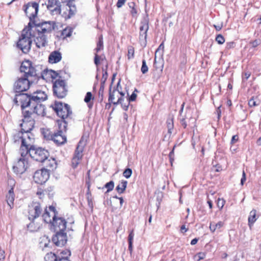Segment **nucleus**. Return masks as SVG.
Segmentation results:
<instances>
[{
    "label": "nucleus",
    "instance_id": "obj_12",
    "mask_svg": "<svg viewBox=\"0 0 261 261\" xmlns=\"http://www.w3.org/2000/svg\"><path fill=\"white\" fill-rule=\"evenodd\" d=\"M26 155H21L13 166L14 172L17 174L23 173L28 167V162L25 158Z\"/></svg>",
    "mask_w": 261,
    "mask_h": 261
},
{
    "label": "nucleus",
    "instance_id": "obj_34",
    "mask_svg": "<svg viewBox=\"0 0 261 261\" xmlns=\"http://www.w3.org/2000/svg\"><path fill=\"white\" fill-rule=\"evenodd\" d=\"M127 184V181L126 180H122L121 183H120L116 188V190L117 191L120 193H123L124 191L125 190V189L126 188Z\"/></svg>",
    "mask_w": 261,
    "mask_h": 261
},
{
    "label": "nucleus",
    "instance_id": "obj_15",
    "mask_svg": "<svg viewBox=\"0 0 261 261\" xmlns=\"http://www.w3.org/2000/svg\"><path fill=\"white\" fill-rule=\"evenodd\" d=\"M42 209L40 204L37 202H33L29 206V219L31 220L38 217L41 214Z\"/></svg>",
    "mask_w": 261,
    "mask_h": 261
},
{
    "label": "nucleus",
    "instance_id": "obj_43",
    "mask_svg": "<svg viewBox=\"0 0 261 261\" xmlns=\"http://www.w3.org/2000/svg\"><path fill=\"white\" fill-rule=\"evenodd\" d=\"M259 103V101L258 100H255L254 97H252L248 101V105L250 107L258 106Z\"/></svg>",
    "mask_w": 261,
    "mask_h": 261
},
{
    "label": "nucleus",
    "instance_id": "obj_5",
    "mask_svg": "<svg viewBox=\"0 0 261 261\" xmlns=\"http://www.w3.org/2000/svg\"><path fill=\"white\" fill-rule=\"evenodd\" d=\"M31 29L25 28L22 31L20 38L17 42V47L24 53L29 52L32 44Z\"/></svg>",
    "mask_w": 261,
    "mask_h": 261
},
{
    "label": "nucleus",
    "instance_id": "obj_64",
    "mask_svg": "<svg viewBox=\"0 0 261 261\" xmlns=\"http://www.w3.org/2000/svg\"><path fill=\"white\" fill-rule=\"evenodd\" d=\"M61 1L63 3H66L67 4H69L71 3H73L74 0H61Z\"/></svg>",
    "mask_w": 261,
    "mask_h": 261
},
{
    "label": "nucleus",
    "instance_id": "obj_52",
    "mask_svg": "<svg viewBox=\"0 0 261 261\" xmlns=\"http://www.w3.org/2000/svg\"><path fill=\"white\" fill-rule=\"evenodd\" d=\"M216 41L219 44H222L225 42L224 38L221 35H218L216 37Z\"/></svg>",
    "mask_w": 261,
    "mask_h": 261
},
{
    "label": "nucleus",
    "instance_id": "obj_62",
    "mask_svg": "<svg viewBox=\"0 0 261 261\" xmlns=\"http://www.w3.org/2000/svg\"><path fill=\"white\" fill-rule=\"evenodd\" d=\"M180 231L182 233H184L187 231V229L186 228L185 225H183L180 227Z\"/></svg>",
    "mask_w": 261,
    "mask_h": 261
},
{
    "label": "nucleus",
    "instance_id": "obj_39",
    "mask_svg": "<svg viewBox=\"0 0 261 261\" xmlns=\"http://www.w3.org/2000/svg\"><path fill=\"white\" fill-rule=\"evenodd\" d=\"M44 259L45 261H58L56 254L52 252L47 253L44 257Z\"/></svg>",
    "mask_w": 261,
    "mask_h": 261
},
{
    "label": "nucleus",
    "instance_id": "obj_2",
    "mask_svg": "<svg viewBox=\"0 0 261 261\" xmlns=\"http://www.w3.org/2000/svg\"><path fill=\"white\" fill-rule=\"evenodd\" d=\"M47 98L45 92L41 90H37L31 95L25 93L17 94L14 99L15 103L19 105V101H27L29 103H34L35 102H42Z\"/></svg>",
    "mask_w": 261,
    "mask_h": 261
},
{
    "label": "nucleus",
    "instance_id": "obj_57",
    "mask_svg": "<svg viewBox=\"0 0 261 261\" xmlns=\"http://www.w3.org/2000/svg\"><path fill=\"white\" fill-rule=\"evenodd\" d=\"M113 199L116 200V202H118L117 200H119V202H120V206H121L122 205V204L123 203V199L122 197L119 198L117 196H114V197H113Z\"/></svg>",
    "mask_w": 261,
    "mask_h": 261
},
{
    "label": "nucleus",
    "instance_id": "obj_6",
    "mask_svg": "<svg viewBox=\"0 0 261 261\" xmlns=\"http://www.w3.org/2000/svg\"><path fill=\"white\" fill-rule=\"evenodd\" d=\"M54 94L59 98L65 97L68 92V87L65 80L58 79L53 84Z\"/></svg>",
    "mask_w": 261,
    "mask_h": 261
},
{
    "label": "nucleus",
    "instance_id": "obj_19",
    "mask_svg": "<svg viewBox=\"0 0 261 261\" xmlns=\"http://www.w3.org/2000/svg\"><path fill=\"white\" fill-rule=\"evenodd\" d=\"M23 117V122L21 124V130L24 133H31L30 131L34 128L35 121L31 115H30L28 118H25L24 116Z\"/></svg>",
    "mask_w": 261,
    "mask_h": 261
},
{
    "label": "nucleus",
    "instance_id": "obj_17",
    "mask_svg": "<svg viewBox=\"0 0 261 261\" xmlns=\"http://www.w3.org/2000/svg\"><path fill=\"white\" fill-rule=\"evenodd\" d=\"M38 11V4L35 2L29 3L26 6L25 13L30 20L34 19Z\"/></svg>",
    "mask_w": 261,
    "mask_h": 261
},
{
    "label": "nucleus",
    "instance_id": "obj_45",
    "mask_svg": "<svg viewBox=\"0 0 261 261\" xmlns=\"http://www.w3.org/2000/svg\"><path fill=\"white\" fill-rule=\"evenodd\" d=\"M167 125L168 129V132L171 133V130L173 128V118L168 119L167 121Z\"/></svg>",
    "mask_w": 261,
    "mask_h": 261
},
{
    "label": "nucleus",
    "instance_id": "obj_23",
    "mask_svg": "<svg viewBox=\"0 0 261 261\" xmlns=\"http://www.w3.org/2000/svg\"><path fill=\"white\" fill-rule=\"evenodd\" d=\"M34 41L38 48L45 47L47 43L46 35L40 32H37V35L34 38Z\"/></svg>",
    "mask_w": 261,
    "mask_h": 261
},
{
    "label": "nucleus",
    "instance_id": "obj_18",
    "mask_svg": "<svg viewBox=\"0 0 261 261\" xmlns=\"http://www.w3.org/2000/svg\"><path fill=\"white\" fill-rule=\"evenodd\" d=\"M56 234L53 237L52 241L57 246H64L67 241L66 233L64 231H56Z\"/></svg>",
    "mask_w": 261,
    "mask_h": 261
},
{
    "label": "nucleus",
    "instance_id": "obj_55",
    "mask_svg": "<svg viewBox=\"0 0 261 261\" xmlns=\"http://www.w3.org/2000/svg\"><path fill=\"white\" fill-rule=\"evenodd\" d=\"M126 0H118L116 6L118 8L122 7L125 3Z\"/></svg>",
    "mask_w": 261,
    "mask_h": 261
},
{
    "label": "nucleus",
    "instance_id": "obj_24",
    "mask_svg": "<svg viewBox=\"0 0 261 261\" xmlns=\"http://www.w3.org/2000/svg\"><path fill=\"white\" fill-rule=\"evenodd\" d=\"M55 231H64L66 228V222L62 218H57L52 225Z\"/></svg>",
    "mask_w": 261,
    "mask_h": 261
},
{
    "label": "nucleus",
    "instance_id": "obj_33",
    "mask_svg": "<svg viewBox=\"0 0 261 261\" xmlns=\"http://www.w3.org/2000/svg\"><path fill=\"white\" fill-rule=\"evenodd\" d=\"M70 255L71 252L70 250L68 249H65L62 251L59 255V261H62L63 260H68L69 257L70 256Z\"/></svg>",
    "mask_w": 261,
    "mask_h": 261
},
{
    "label": "nucleus",
    "instance_id": "obj_48",
    "mask_svg": "<svg viewBox=\"0 0 261 261\" xmlns=\"http://www.w3.org/2000/svg\"><path fill=\"white\" fill-rule=\"evenodd\" d=\"M205 253L204 252H199L196 254L194 256V259L199 261L202 259H204L205 258Z\"/></svg>",
    "mask_w": 261,
    "mask_h": 261
},
{
    "label": "nucleus",
    "instance_id": "obj_58",
    "mask_svg": "<svg viewBox=\"0 0 261 261\" xmlns=\"http://www.w3.org/2000/svg\"><path fill=\"white\" fill-rule=\"evenodd\" d=\"M137 97V95L135 93V91L132 94L129 98V101H134Z\"/></svg>",
    "mask_w": 261,
    "mask_h": 261
},
{
    "label": "nucleus",
    "instance_id": "obj_40",
    "mask_svg": "<svg viewBox=\"0 0 261 261\" xmlns=\"http://www.w3.org/2000/svg\"><path fill=\"white\" fill-rule=\"evenodd\" d=\"M66 5L68 7V9H67L69 11L68 17H70L75 14L76 10V8L74 5H72V3H71L69 4H66Z\"/></svg>",
    "mask_w": 261,
    "mask_h": 261
},
{
    "label": "nucleus",
    "instance_id": "obj_44",
    "mask_svg": "<svg viewBox=\"0 0 261 261\" xmlns=\"http://www.w3.org/2000/svg\"><path fill=\"white\" fill-rule=\"evenodd\" d=\"M134 237V233L133 232V231L132 230L129 234L128 240V248L129 250H132V246H133V242Z\"/></svg>",
    "mask_w": 261,
    "mask_h": 261
},
{
    "label": "nucleus",
    "instance_id": "obj_16",
    "mask_svg": "<svg viewBox=\"0 0 261 261\" xmlns=\"http://www.w3.org/2000/svg\"><path fill=\"white\" fill-rule=\"evenodd\" d=\"M55 23L54 21H45L36 26L37 32L45 34L50 33L55 29Z\"/></svg>",
    "mask_w": 261,
    "mask_h": 261
},
{
    "label": "nucleus",
    "instance_id": "obj_37",
    "mask_svg": "<svg viewBox=\"0 0 261 261\" xmlns=\"http://www.w3.org/2000/svg\"><path fill=\"white\" fill-rule=\"evenodd\" d=\"M163 49H164V45L163 43L161 44L158 49H156L155 53V58H154V64H155L156 62V58L157 56H159L160 57H162L163 54Z\"/></svg>",
    "mask_w": 261,
    "mask_h": 261
},
{
    "label": "nucleus",
    "instance_id": "obj_60",
    "mask_svg": "<svg viewBox=\"0 0 261 261\" xmlns=\"http://www.w3.org/2000/svg\"><path fill=\"white\" fill-rule=\"evenodd\" d=\"M238 136L237 135H234V136H233L232 137V139H231V143H236L238 140Z\"/></svg>",
    "mask_w": 261,
    "mask_h": 261
},
{
    "label": "nucleus",
    "instance_id": "obj_50",
    "mask_svg": "<svg viewBox=\"0 0 261 261\" xmlns=\"http://www.w3.org/2000/svg\"><path fill=\"white\" fill-rule=\"evenodd\" d=\"M134 52H135L134 49L133 47L130 46L128 48V54H127L128 59L130 60L134 58Z\"/></svg>",
    "mask_w": 261,
    "mask_h": 261
},
{
    "label": "nucleus",
    "instance_id": "obj_9",
    "mask_svg": "<svg viewBox=\"0 0 261 261\" xmlns=\"http://www.w3.org/2000/svg\"><path fill=\"white\" fill-rule=\"evenodd\" d=\"M33 80L26 77L19 78L14 83V89L16 92H20L27 91L33 83Z\"/></svg>",
    "mask_w": 261,
    "mask_h": 261
},
{
    "label": "nucleus",
    "instance_id": "obj_20",
    "mask_svg": "<svg viewBox=\"0 0 261 261\" xmlns=\"http://www.w3.org/2000/svg\"><path fill=\"white\" fill-rule=\"evenodd\" d=\"M81 142L82 139L79 142L72 159V166L74 168H76L82 162V148L80 147Z\"/></svg>",
    "mask_w": 261,
    "mask_h": 261
},
{
    "label": "nucleus",
    "instance_id": "obj_46",
    "mask_svg": "<svg viewBox=\"0 0 261 261\" xmlns=\"http://www.w3.org/2000/svg\"><path fill=\"white\" fill-rule=\"evenodd\" d=\"M105 187L107 189V192H109L113 190L114 182L113 181H110L105 185Z\"/></svg>",
    "mask_w": 261,
    "mask_h": 261
},
{
    "label": "nucleus",
    "instance_id": "obj_36",
    "mask_svg": "<svg viewBox=\"0 0 261 261\" xmlns=\"http://www.w3.org/2000/svg\"><path fill=\"white\" fill-rule=\"evenodd\" d=\"M45 75H48V76H50L51 79H55L58 76V73L52 70H46V71H44L43 75H42L43 79Z\"/></svg>",
    "mask_w": 261,
    "mask_h": 261
},
{
    "label": "nucleus",
    "instance_id": "obj_54",
    "mask_svg": "<svg viewBox=\"0 0 261 261\" xmlns=\"http://www.w3.org/2000/svg\"><path fill=\"white\" fill-rule=\"evenodd\" d=\"M225 201L223 199L218 198L217 200V206L220 209H222L224 205Z\"/></svg>",
    "mask_w": 261,
    "mask_h": 261
},
{
    "label": "nucleus",
    "instance_id": "obj_56",
    "mask_svg": "<svg viewBox=\"0 0 261 261\" xmlns=\"http://www.w3.org/2000/svg\"><path fill=\"white\" fill-rule=\"evenodd\" d=\"M246 174H245V171H243V174H242V178L241 179V185H244V183L246 181Z\"/></svg>",
    "mask_w": 261,
    "mask_h": 261
},
{
    "label": "nucleus",
    "instance_id": "obj_26",
    "mask_svg": "<svg viewBox=\"0 0 261 261\" xmlns=\"http://www.w3.org/2000/svg\"><path fill=\"white\" fill-rule=\"evenodd\" d=\"M44 167H45L47 169H45L47 170L48 171L49 170H53L54 169H56L57 167V163L54 159L50 158L49 159L48 158H46L44 161L42 162Z\"/></svg>",
    "mask_w": 261,
    "mask_h": 261
},
{
    "label": "nucleus",
    "instance_id": "obj_31",
    "mask_svg": "<svg viewBox=\"0 0 261 261\" xmlns=\"http://www.w3.org/2000/svg\"><path fill=\"white\" fill-rule=\"evenodd\" d=\"M224 225V223L222 221H219L217 223L212 222L210 224V229L211 232H214L217 230H219Z\"/></svg>",
    "mask_w": 261,
    "mask_h": 261
},
{
    "label": "nucleus",
    "instance_id": "obj_49",
    "mask_svg": "<svg viewBox=\"0 0 261 261\" xmlns=\"http://www.w3.org/2000/svg\"><path fill=\"white\" fill-rule=\"evenodd\" d=\"M141 72L143 74H145L148 72V68L146 65V62L145 60L142 61V65L141 68Z\"/></svg>",
    "mask_w": 261,
    "mask_h": 261
},
{
    "label": "nucleus",
    "instance_id": "obj_14",
    "mask_svg": "<svg viewBox=\"0 0 261 261\" xmlns=\"http://www.w3.org/2000/svg\"><path fill=\"white\" fill-rule=\"evenodd\" d=\"M49 177V172L45 169L36 171L33 176L35 182L39 184L45 183L48 179Z\"/></svg>",
    "mask_w": 261,
    "mask_h": 261
},
{
    "label": "nucleus",
    "instance_id": "obj_11",
    "mask_svg": "<svg viewBox=\"0 0 261 261\" xmlns=\"http://www.w3.org/2000/svg\"><path fill=\"white\" fill-rule=\"evenodd\" d=\"M124 96V94L123 92H120L115 88L112 90V86L110 87L109 101L110 102L113 103L114 105L121 103Z\"/></svg>",
    "mask_w": 261,
    "mask_h": 261
},
{
    "label": "nucleus",
    "instance_id": "obj_1",
    "mask_svg": "<svg viewBox=\"0 0 261 261\" xmlns=\"http://www.w3.org/2000/svg\"><path fill=\"white\" fill-rule=\"evenodd\" d=\"M27 101H19L21 106L23 116L28 118L30 115L36 114L44 116L45 115V109L41 102H35L34 103H28Z\"/></svg>",
    "mask_w": 261,
    "mask_h": 261
},
{
    "label": "nucleus",
    "instance_id": "obj_53",
    "mask_svg": "<svg viewBox=\"0 0 261 261\" xmlns=\"http://www.w3.org/2000/svg\"><path fill=\"white\" fill-rule=\"evenodd\" d=\"M103 92H104V86H103V85H101L100 86V87L99 88V92H98V97H99V98L100 99V101H102L103 100Z\"/></svg>",
    "mask_w": 261,
    "mask_h": 261
},
{
    "label": "nucleus",
    "instance_id": "obj_22",
    "mask_svg": "<svg viewBox=\"0 0 261 261\" xmlns=\"http://www.w3.org/2000/svg\"><path fill=\"white\" fill-rule=\"evenodd\" d=\"M184 104L183 103L181 106V110H180V117L179 118L180 123L181 125L184 127L186 128L187 126V123L186 121V119H189V121H192V123L194 124L195 122V120L194 118H193L190 116V110H186V115H182L181 113L184 110Z\"/></svg>",
    "mask_w": 261,
    "mask_h": 261
},
{
    "label": "nucleus",
    "instance_id": "obj_28",
    "mask_svg": "<svg viewBox=\"0 0 261 261\" xmlns=\"http://www.w3.org/2000/svg\"><path fill=\"white\" fill-rule=\"evenodd\" d=\"M257 218L258 216L256 215V211L253 209L250 211L248 218V226L250 228H251Z\"/></svg>",
    "mask_w": 261,
    "mask_h": 261
},
{
    "label": "nucleus",
    "instance_id": "obj_35",
    "mask_svg": "<svg viewBox=\"0 0 261 261\" xmlns=\"http://www.w3.org/2000/svg\"><path fill=\"white\" fill-rule=\"evenodd\" d=\"M42 134L44 138L46 140H52L54 134L48 129L43 128L42 129Z\"/></svg>",
    "mask_w": 261,
    "mask_h": 261
},
{
    "label": "nucleus",
    "instance_id": "obj_47",
    "mask_svg": "<svg viewBox=\"0 0 261 261\" xmlns=\"http://www.w3.org/2000/svg\"><path fill=\"white\" fill-rule=\"evenodd\" d=\"M104 59V56H98L97 54H95L94 58V63L96 66H98L100 63V61H103Z\"/></svg>",
    "mask_w": 261,
    "mask_h": 261
},
{
    "label": "nucleus",
    "instance_id": "obj_59",
    "mask_svg": "<svg viewBox=\"0 0 261 261\" xmlns=\"http://www.w3.org/2000/svg\"><path fill=\"white\" fill-rule=\"evenodd\" d=\"M260 43V42L259 41L257 40H254V41H252V42H251L252 46V47H256V46H258Z\"/></svg>",
    "mask_w": 261,
    "mask_h": 261
},
{
    "label": "nucleus",
    "instance_id": "obj_13",
    "mask_svg": "<svg viewBox=\"0 0 261 261\" xmlns=\"http://www.w3.org/2000/svg\"><path fill=\"white\" fill-rule=\"evenodd\" d=\"M42 218L44 222L52 225L57 219L55 207L50 206L48 209L46 208L42 215Z\"/></svg>",
    "mask_w": 261,
    "mask_h": 261
},
{
    "label": "nucleus",
    "instance_id": "obj_61",
    "mask_svg": "<svg viewBox=\"0 0 261 261\" xmlns=\"http://www.w3.org/2000/svg\"><path fill=\"white\" fill-rule=\"evenodd\" d=\"M4 251L0 250V261L5 259V256L4 255Z\"/></svg>",
    "mask_w": 261,
    "mask_h": 261
},
{
    "label": "nucleus",
    "instance_id": "obj_3",
    "mask_svg": "<svg viewBox=\"0 0 261 261\" xmlns=\"http://www.w3.org/2000/svg\"><path fill=\"white\" fill-rule=\"evenodd\" d=\"M28 154H29L34 160L40 162H42L49 156V152L47 150L41 147H36L33 144L21 153V155H27Z\"/></svg>",
    "mask_w": 261,
    "mask_h": 261
},
{
    "label": "nucleus",
    "instance_id": "obj_51",
    "mask_svg": "<svg viewBox=\"0 0 261 261\" xmlns=\"http://www.w3.org/2000/svg\"><path fill=\"white\" fill-rule=\"evenodd\" d=\"M132 174V170L130 168L126 169L123 173V176L126 178H129L131 176Z\"/></svg>",
    "mask_w": 261,
    "mask_h": 261
},
{
    "label": "nucleus",
    "instance_id": "obj_32",
    "mask_svg": "<svg viewBox=\"0 0 261 261\" xmlns=\"http://www.w3.org/2000/svg\"><path fill=\"white\" fill-rule=\"evenodd\" d=\"M72 32V29L70 27H66L61 32L60 37L62 39H65L70 37L71 35Z\"/></svg>",
    "mask_w": 261,
    "mask_h": 261
},
{
    "label": "nucleus",
    "instance_id": "obj_21",
    "mask_svg": "<svg viewBox=\"0 0 261 261\" xmlns=\"http://www.w3.org/2000/svg\"><path fill=\"white\" fill-rule=\"evenodd\" d=\"M47 8L54 15L61 13V3L58 0H48Z\"/></svg>",
    "mask_w": 261,
    "mask_h": 261
},
{
    "label": "nucleus",
    "instance_id": "obj_4",
    "mask_svg": "<svg viewBox=\"0 0 261 261\" xmlns=\"http://www.w3.org/2000/svg\"><path fill=\"white\" fill-rule=\"evenodd\" d=\"M13 140L15 142L21 141L20 154L22 151H23L30 145L33 144L34 142V135L32 133H24L22 130L20 132H16L13 135Z\"/></svg>",
    "mask_w": 261,
    "mask_h": 261
},
{
    "label": "nucleus",
    "instance_id": "obj_10",
    "mask_svg": "<svg viewBox=\"0 0 261 261\" xmlns=\"http://www.w3.org/2000/svg\"><path fill=\"white\" fill-rule=\"evenodd\" d=\"M60 130L54 133L52 140L57 145H62L66 142V137L64 134V131H66V123L61 122L59 126Z\"/></svg>",
    "mask_w": 261,
    "mask_h": 261
},
{
    "label": "nucleus",
    "instance_id": "obj_29",
    "mask_svg": "<svg viewBox=\"0 0 261 261\" xmlns=\"http://www.w3.org/2000/svg\"><path fill=\"white\" fill-rule=\"evenodd\" d=\"M94 100V96L91 92H88L84 98V101L87 104L89 109L92 108L93 106V101Z\"/></svg>",
    "mask_w": 261,
    "mask_h": 261
},
{
    "label": "nucleus",
    "instance_id": "obj_27",
    "mask_svg": "<svg viewBox=\"0 0 261 261\" xmlns=\"http://www.w3.org/2000/svg\"><path fill=\"white\" fill-rule=\"evenodd\" d=\"M61 59V54L58 51H54L49 55L48 61L50 63H56L60 62Z\"/></svg>",
    "mask_w": 261,
    "mask_h": 261
},
{
    "label": "nucleus",
    "instance_id": "obj_7",
    "mask_svg": "<svg viewBox=\"0 0 261 261\" xmlns=\"http://www.w3.org/2000/svg\"><path fill=\"white\" fill-rule=\"evenodd\" d=\"M51 107L56 112L57 115L63 119H65L71 114L70 107L67 104L63 103L59 101H55Z\"/></svg>",
    "mask_w": 261,
    "mask_h": 261
},
{
    "label": "nucleus",
    "instance_id": "obj_42",
    "mask_svg": "<svg viewBox=\"0 0 261 261\" xmlns=\"http://www.w3.org/2000/svg\"><path fill=\"white\" fill-rule=\"evenodd\" d=\"M103 49V38L102 36H100L98 39V42L97 44L96 51L97 53Z\"/></svg>",
    "mask_w": 261,
    "mask_h": 261
},
{
    "label": "nucleus",
    "instance_id": "obj_25",
    "mask_svg": "<svg viewBox=\"0 0 261 261\" xmlns=\"http://www.w3.org/2000/svg\"><path fill=\"white\" fill-rule=\"evenodd\" d=\"M149 28L148 22L147 19H145L141 23L140 27V40H144L146 41L147 38V33Z\"/></svg>",
    "mask_w": 261,
    "mask_h": 261
},
{
    "label": "nucleus",
    "instance_id": "obj_63",
    "mask_svg": "<svg viewBox=\"0 0 261 261\" xmlns=\"http://www.w3.org/2000/svg\"><path fill=\"white\" fill-rule=\"evenodd\" d=\"M250 76V73L249 72H245L243 75V79L247 80Z\"/></svg>",
    "mask_w": 261,
    "mask_h": 261
},
{
    "label": "nucleus",
    "instance_id": "obj_38",
    "mask_svg": "<svg viewBox=\"0 0 261 261\" xmlns=\"http://www.w3.org/2000/svg\"><path fill=\"white\" fill-rule=\"evenodd\" d=\"M6 200L8 204L11 208L13 205V201L14 200V194H8L6 196Z\"/></svg>",
    "mask_w": 261,
    "mask_h": 261
},
{
    "label": "nucleus",
    "instance_id": "obj_41",
    "mask_svg": "<svg viewBox=\"0 0 261 261\" xmlns=\"http://www.w3.org/2000/svg\"><path fill=\"white\" fill-rule=\"evenodd\" d=\"M87 184L88 185V192L87 193V199L88 200V204L89 206L92 207L93 205L92 203V197L89 191L90 184L89 182L87 181Z\"/></svg>",
    "mask_w": 261,
    "mask_h": 261
},
{
    "label": "nucleus",
    "instance_id": "obj_8",
    "mask_svg": "<svg viewBox=\"0 0 261 261\" xmlns=\"http://www.w3.org/2000/svg\"><path fill=\"white\" fill-rule=\"evenodd\" d=\"M20 70L24 73V77L32 79H36L37 75L36 70L33 66L32 63L30 61H24L22 62L20 67Z\"/></svg>",
    "mask_w": 261,
    "mask_h": 261
},
{
    "label": "nucleus",
    "instance_id": "obj_30",
    "mask_svg": "<svg viewBox=\"0 0 261 261\" xmlns=\"http://www.w3.org/2000/svg\"><path fill=\"white\" fill-rule=\"evenodd\" d=\"M32 221L28 225V228L31 231H37L41 226L40 222L36 221L35 219L31 220Z\"/></svg>",
    "mask_w": 261,
    "mask_h": 261
}]
</instances>
